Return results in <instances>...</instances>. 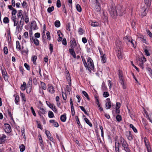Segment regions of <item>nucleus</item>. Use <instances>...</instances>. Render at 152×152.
<instances>
[{"label": "nucleus", "mask_w": 152, "mask_h": 152, "mask_svg": "<svg viewBox=\"0 0 152 152\" xmlns=\"http://www.w3.org/2000/svg\"><path fill=\"white\" fill-rule=\"evenodd\" d=\"M119 143L121 144L124 150L126 152H130V150L129 148V145L126 140L122 136L119 138Z\"/></svg>", "instance_id": "obj_1"}, {"label": "nucleus", "mask_w": 152, "mask_h": 152, "mask_svg": "<svg viewBox=\"0 0 152 152\" xmlns=\"http://www.w3.org/2000/svg\"><path fill=\"white\" fill-rule=\"evenodd\" d=\"M87 62L88 63V68H86L88 69L89 72H91V70H93L94 69V65L93 61L91 58L88 57L87 59Z\"/></svg>", "instance_id": "obj_2"}, {"label": "nucleus", "mask_w": 152, "mask_h": 152, "mask_svg": "<svg viewBox=\"0 0 152 152\" xmlns=\"http://www.w3.org/2000/svg\"><path fill=\"white\" fill-rule=\"evenodd\" d=\"M1 71L3 77L4 78V80L5 81H7L9 77L6 69L4 67H3V68H2L1 66Z\"/></svg>", "instance_id": "obj_3"}, {"label": "nucleus", "mask_w": 152, "mask_h": 152, "mask_svg": "<svg viewBox=\"0 0 152 152\" xmlns=\"http://www.w3.org/2000/svg\"><path fill=\"white\" fill-rule=\"evenodd\" d=\"M118 10L115 7H112L110 11V14L111 17L114 19H115L118 15Z\"/></svg>", "instance_id": "obj_4"}, {"label": "nucleus", "mask_w": 152, "mask_h": 152, "mask_svg": "<svg viewBox=\"0 0 152 152\" xmlns=\"http://www.w3.org/2000/svg\"><path fill=\"white\" fill-rule=\"evenodd\" d=\"M118 12L119 13V15L120 16H122L125 14V9L123 6H118L117 7Z\"/></svg>", "instance_id": "obj_5"}, {"label": "nucleus", "mask_w": 152, "mask_h": 152, "mask_svg": "<svg viewBox=\"0 0 152 152\" xmlns=\"http://www.w3.org/2000/svg\"><path fill=\"white\" fill-rule=\"evenodd\" d=\"M116 55L118 59L120 60H122L123 59L124 54L123 53V50L122 49L116 50Z\"/></svg>", "instance_id": "obj_6"}, {"label": "nucleus", "mask_w": 152, "mask_h": 152, "mask_svg": "<svg viewBox=\"0 0 152 152\" xmlns=\"http://www.w3.org/2000/svg\"><path fill=\"white\" fill-rule=\"evenodd\" d=\"M126 135L129 140L131 141L133 140L134 136L130 131H126Z\"/></svg>", "instance_id": "obj_7"}, {"label": "nucleus", "mask_w": 152, "mask_h": 152, "mask_svg": "<svg viewBox=\"0 0 152 152\" xmlns=\"http://www.w3.org/2000/svg\"><path fill=\"white\" fill-rule=\"evenodd\" d=\"M4 130L6 132L9 133L11 132V129L10 125L8 124H5Z\"/></svg>", "instance_id": "obj_8"}, {"label": "nucleus", "mask_w": 152, "mask_h": 152, "mask_svg": "<svg viewBox=\"0 0 152 152\" xmlns=\"http://www.w3.org/2000/svg\"><path fill=\"white\" fill-rule=\"evenodd\" d=\"M106 102L105 104V106L107 109L108 110L110 109L111 107V101L109 98H107L106 99Z\"/></svg>", "instance_id": "obj_9"}, {"label": "nucleus", "mask_w": 152, "mask_h": 152, "mask_svg": "<svg viewBox=\"0 0 152 152\" xmlns=\"http://www.w3.org/2000/svg\"><path fill=\"white\" fill-rule=\"evenodd\" d=\"M121 42L119 40H117L116 42V50L121 49Z\"/></svg>", "instance_id": "obj_10"}, {"label": "nucleus", "mask_w": 152, "mask_h": 152, "mask_svg": "<svg viewBox=\"0 0 152 152\" xmlns=\"http://www.w3.org/2000/svg\"><path fill=\"white\" fill-rule=\"evenodd\" d=\"M30 40L31 42H34L36 45L38 46L39 45V41L36 38L33 37L30 38Z\"/></svg>", "instance_id": "obj_11"}, {"label": "nucleus", "mask_w": 152, "mask_h": 152, "mask_svg": "<svg viewBox=\"0 0 152 152\" xmlns=\"http://www.w3.org/2000/svg\"><path fill=\"white\" fill-rule=\"evenodd\" d=\"M96 4L95 5V10L97 12H99L100 11L101 9L100 6V5L99 3H98L97 0H95Z\"/></svg>", "instance_id": "obj_12"}, {"label": "nucleus", "mask_w": 152, "mask_h": 152, "mask_svg": "<svg viewBox=\"0 0 152 152\" xmlns=\"http://www.w3.org/2000/svg\"><path fill=\"white\" fill-rule=\"evenodd\" d=\"M39 114L40 116H41V114H44L45 113L46 111L45 108L42 107L39 108Z\"/></svg>", "instance_id": "obj_13"}, {"label": "nucleus", "mask_w": 152, "mask_h": 152, "mask_svg": "<svg viewBox=\"0 0 152 152\" xmlns=\"http://www.w3.org/2000/svg\"><path fill=\"white\" fill-rule=\"evenodd\" d=\"M70 46L71 48H75V46L77 44L76 41L74 38H73L72 40H70Z\"/></svg>", "instance_id": "obj_14"}, {"label": "nucleus", "mask_w": 152, "mask_h": 152, "mask_svg": "<svg viewBox=\"0 0 152 152\" xmlns=\"http://www.w3.org/2000/svg\"><path fill=\"white\" fill-rule=\"evenodd\" d=\"M138 64L140 66L142 69H143V60L142 58H140L138 59V61H137Z\"/></svg>", "instance_id": "obj_15"}, {"label": "nucleus", "mask_w": 152, "mask_h": 152, "mask_svg": "<svg viewBox=\"0 0 152 152\" xmlns=\"http://www.w3.org/2000/svg\"><path fill=\"white\" fill-rule=\"evenodd\" d=\"M6 136L4 134L0 135V143L2 144L5 141Z\"/></svg>", "instance_id": "obj_16"}, {"label": "nucleus", "mask_w": 152, "mask_h": 152, "mask_svg": "<svg viewBox=\"0 0 152 152\" xmlns=\"http://www.w3.org/2000/svg\"><path fill=\"white\" fill-rule=\"evenodd\" d=\"M47 90L48 92L51 94H53L55 92L53 87L51 85L48 87Z\"/></svg>", "instance_id": "obj_17"}, {"label": "nucleus", "mask_w": 152, "mask_h": 152, "mask_svg": "<svg viewBox=\"0 0 152 152\" xmlns=\"http://www.w3.org/2000/svg\"><path fill=\"white\" fill-rule=\"evenodd\" d=\"M37 23L35 21H34L31 23V29L33 28L34 30L37 29Z\"/></svg>", "instance_id": "obj_18"}, {"label": "nucleus", "mask_w": 152, "mask_h": 152, "mask_svg": "<svg viewBox=\"0 0 152 152\" xmlns=\"http://www.w3.org/2000/svg\"><path fill=\"white\" fill-rule=\"evenodd\" d=\"M120 143L118 141L115 140V147L116 152H120L119 151V147Z\"/></svg>", "instance_id": "obj_19"}, {"label": "nucleus", "mask_w": 152, "mask_h": 152, "mask_svg": "<svg viewBox=\"0 0 152 152\" xmlns=\"http://www.w3.org/2000/svg\"><path fill=\"white\" fill-rule=\"evenodd\" d=\"M14 96L15 97V104L17 105L19 104V97L18 95L15 94Z\"/></svg>", "instance_id": "obj_20"}, {"label": "nucleus", "mask_w": 152, "mask_h": 152, "mask_svg": "<svg viewBox=\"0 0 152 152\" xmlns=\"http://www.w3.org/2000/svg\"><path fill=\"white\" fill-rule=\"evenodd\" d=\"M150 49V48L148 46L146 47L144 49V51L145 53V54L147 56H149L150 55V53L149 52V51Z\"/></svg>", "instance_id": "obj_21"}, {"label": "nucleus", "mask_w": 152, "mask_h": 152, "mask_svg": "<svg viewBox=\"0 0 152 152\" xmlns=\"http://www.w3.org/2000/svg\"><path fill=\"white\" fill-rule=\"evenodd\" d=\"M69 52L71 54L74 58H76V54L74 49L70 48L69 49Z\"/></svg>", "instance_id": "obj_22"}, {"label": "nucleus", "mask_w": 152, "mask_h": 152, "mask_svg": "<svg viewBox=\"0 0 152 152\" xmlns=\"http://www.w3.org/2000/svg\"><path fill=\"white\" fill-rule=\"evenodd\" d=\"M66 114L64 113L63 115H61L60 117V120L63 122H65L66 120Z\"/></svg>", "instance_id": "obj_23"}, {"label": "nucleus", "mask_w": 152, "mask_h": 152, "mask_svg": "<svg viewBox=\"0 0 152 152\" xmlns=\"http://www.w3.org/2000/svg\"><path fill=\"white\" fill-rule=\"evenodd\" d=\"M40 83L42 90H45L47 88V86L45 83L41 81H40Z\"/></svg>", "instance_id": "obj_24"}, {"label": "nucleus", "mask_w": 152, "mask_h": 152, "mask_svg": "<svg viewBox=\"0 0 152 152\" xmlns=\"http://www.w3.org/2000/svg\"><path fill=\"white\" fill-rule=\"evenodd\" d=\"M144 140L146 148L149 147L148 140L146 137L144 138Z\"/></svg>", "instance_id": "obj_25"}, {"label": "nucleus", "mask_w": 152, "mask_h": 152, "mask_svg": "<svg viewBox=\"0 0 152 152\" xmlns=\"http://www.w3.org/2000/svg\"><path fill=\"white\" fill-rule=\"evenodd\" d=\"M101 60L103 63H104L106 62L107 59L106 55L105 54H104L102 56H101Z\"/></svg>", "instance_id": "obj_26"}, {"label": "nucleus", "mask_w": 152, "mask_h": 152, "mask_svg": "<svg viewBox=\"0 0 152 152\" xmlns=\"http://www.w3.org/2000/svg\"><path fill=\"white\" fill-rule=\"evenodd\" d=\"M22 12L23 11L21 10H20L18 11L17 16L18 18H21V16L23 15L22 13Z\"/></svg>", "instance_id": "obj_27"}, {"label": "nucleus", "mask_w": 152, "mask_h": 152, "mask_svg": "<svg viewBox=\"0 0 152 152\" xmlns=\"http://www.w3.org/2000/svg\"><path fill=\"white\" fill-rule=\"evenodd\" d=\"M124 39L127 44V42H130L132 39L129 36H126L124 38Z\"/></svg>", "instance_id": "obj_28"}, {"label": "nucleus", "mask_w": 152, "mask_h": 152, "mask_svg": "<svg viewBox=\"0 0 152 152\" xmlns=\"http://www.w3.org/2000/svg\"><path fill=\"white\" fill-rule=\"evenodd\" d=\"M16 45L17 49L18 51H20L21 49V48L20 43L19 41H17L16 42Z\"/></svg>", "instance_id": "obj_29"}, {"label": "nucleus", "mask_w": 152, "mask_h": 152, "mask_svg": "<svg viewBox=\"0 0 152 152\" xmlns=\"http://www.w3.org/2000/svg\"><path fill=\"white\" fill-rule=\"evenodd\" d=\"M118 75L119 77H124V75L123 74V72L122 70H119L118 71Z\"/></svg>", "instance_id": "obj_30"}, {"label": "nucleus", "mask_w": 152, "mask_h": 152, "mask_svg": "<svg viewBox=\"0 0 152 152\" xmlns=\"http://www.w3.org/2000/svg\"><path fill=\"white\" fill-rule=\"evenodd\" d=\"M84 120L85 121L86 123L88 124L90 126L92 127V125L91 123L90 122L88 119L87 118H84Z\"/></svg>", "instance_id": "obj_31"}, {"label": "nucleus", "mask_w": 152, "mask_h": 152, "mask_svg": "<svg viewBox=\"0 0 152 152\" xmlns=\"http://www.w3.org/2000/svg\"><path fill=\"white\" fill-rule=\"evenodd\" d=\"M21 98L22 99L23 101H24V102H26V99L25 97V96L24 94L23 93H20V95Z\"/></svg>", "instance_id": "obj_32"}, {"label": "nucleus", "mask_w": 152, "mask_h": 152, "mask_svg": "<svg viewBox=\"0 0 152 152\" xmlns=\"http://www.w3.org/2000/svg\"><path fill=\"white\" fill-rule=\"evenodd\" d=\"M26 84L25 82H23V85H21L20 87V89L24 91L26 88Z\"/></svg>", "instance_id": "obj_33"}, {"label": "nucleus", "mask_w": 152, "mask_h": 152, "mask_svg": "<svg viewBox=\"0 0 152 152\" xmlns=\"http://www.w3.org/2000/svg\"><path fill=\"white\" fill-rule=\"evenodd\" d=\"M130 127L131 128L132 130H133L134 132L135 133H137V129L134 126L133 124H130L129 125Z\"/></svg>", "instance_id": "obj_34"}, {"label": "nucleus", "mask_w": 152, "mask_h": 152, "mask_svg": "<svg viewBox=\"0 0 152 152\" xmlns=\"http://www.w3.org/2000/svg\"><path fill=\"white\" fill-rule=\"evenodd\" d=\"M151 0H144V2L147 6H149L151 5Z\"/></svg>", "instance_id": "obj_35"}, {"label": "nucleus", "mask_w": 152, "mask_h": 152, "mask_svg": "<svg viewBox=\"0 0 152 152\" xmlns=\"http://www.w3.org/2000/svg\"><path fill=\"white\" fill-rule=\"evenodd\" d=\"M3 21L5 24L8 23L9 22L8 18L7 17H5L3 19Z\"/></svg>", "instance_id": "obj_36"}, {"label": "nucleus", "mask_w": 152, "mask_h": 152, "mask_svg": "<svg viewBox=\"0 0 152 152\" xmlns=\"http://www.w3.org/2000/svg\"><path fill=\"white\" fill-rule=\"evenodd\" d=\"M48 115L49 117L50 118H53L54 116L53 113L51 111H49Z\"/></svg>", "instance_id": "obj_37"}, {"label": "nucleus", "mask_w": 152, "mask_h": 152, "mask_svg": "<svg viewBox=\"0 0 152 152\" xmlns=\"http://www.w3.org/2000/svg\"><path fill=\"white\" fill-rule=\"evenodd\" d=\"M91 25L93 26H98L99 25V23L97 22H92Z\"/></svg>", "instance_id": "obj_38"}, {"label": "nucleus", "mask_w": 152, "mask_h": 152, "mask_svg": "<svg viewBox=\"0 0 152 152\" xmlns=\"http://www.w3.org/2000/svg\"><path fill=\"white\" fill-rule=\"evenodd\" d=\"M55 25L56 27H59L60 26V23L59 20H56L55 21Z\"/></svg>", "instance_id": "obj_39"}, {"label": "nucleus", "mask_w": 152, "mask_h": 152, "mask_svg": "<svg viewBox=\"0 0 152 152\" xmlns=\"http://www.w3.org/2000/svg\"><path fill=\"white\" fill-rule=\"evenodd\" d=\"M119 82L121 84H123V83L124 82V77H119V80H118Z\"/></svg>", "instance_id": "obj_40"}, {"label": "nucleus", "mask_w": 152, "mask_h": 152, "mask_svg": "<svg viewBox=\"0 0 152 152\" xmlns=\"http://www.w3.org/2000/svg\"><path fill=\"white\" fill-rule=\"evenodd\" d=\"M79 107L84 112L85 114H86L88 115H89L88 113H87L86 110L85 109L83 106H79Z\"/></svg>", "instance_id": "obj_41"}, {"label": "nucleus", "mask_w": 152, "mask_h": 152, "mask_svg": "<svg viewBox=\"0 0 152 152\" xmlns=\"http://www.w3.org/2000/svg\"><path fill=\"white\" fill-rule=\"evenodd\" d=\"M116 118L117 121L118 122L121 121L122 120L121 117V115H118L116 116Z\"/></svg>", "instance_id": "obj_42"}, {"label": "nucleus", "mask_w": 152, "mask_h": 152, "mask_svg": "<svg viewBox=\"0 0 152 152\" xmlns=\"http://www.w3.org/2000/svg\"><path fill=\"white\" fill-rule=\"evenodd\" d=\"M54 10V7L53 6L51 7H49L48 8L47 11L49 13H50Z\"/></svg>", "instance_id": "obj_43"}, {"label": "nucleus", "mask_w": 152, "mask_h": 152, "mask_svg": "<svg viewBox=\"0 0 152 152\" xmlns=\"http://www.w3.org/2000/svg\"><path fill=\"white\" fill-rule=\"evenodd\" d=\"M32 87L31 86H29L27 88L26 92L28 94H29L31 90Z\"/></svg>", "instance_id": "obj_44"}, {"label": "nucleus", "mask_w": 152, "mask_h": 152, "mask_svg": "<svg viewBox=\"0 0 152 152\" xmlns=\"http://www.w3.org/2000/svg\"><path fill=\"white\" fill-rule=\"evenodd\" d=\"M83 94L87 98L88 100H89V97L87 93L85 91H83L82 92Z\"/></svg>", "instance_id": "obj_45"}, {"label": "nucleus", "mask_w": 152, "mask_h": 152, "mask_svg": "<svg viewBox=\"0 0 152 152\" xmlns=\"http://www.w3.org/2000/svg\"><path fill=\"white\" fill-rule=\"evenodd\" d=\"M19 148L20 149V151L21 152L25 150V146L23 144L20 146Z\"/></svg>", "instance_id": "obj_46"}, {"label": "nucleus", "mask_w": 152, "mask_h": 152, "mask_svg": "<svg viewBox=\"0 0 152 152\" xmlns=\"http://www.w3.org/2000/svg\"><path fill=\"white\" fill-rule=\"evenodd\" d=\"M36 122H37V128L40 129H42V126L40 124V121H36Z\"/></svg>", "instance_id": "obj_47"}, {"label": "nucleus", "mask_w": 152, "mask_h": 152, "mask_svg": "<svg viewBox=\"0 0 152 152\" xmlns=\"http://www.w3.org/2000/svg\"><path fill=\"white\" fill-rule=\"evenodd\" d=\"M76 9L79 12H81L82 11V9L81 8V7L80 6V5L79 4H77L76 5Z\"/></svg>", "instance_id": "obj_48"}, {"label": "nucleus", "mask_w": 152, "mask_h": 152, "mask_svg": "<svg viewBox=\"0 0 152 152\" xmlns=\"http://www.w3.org/2000/svg\"><path fill=\"white\" fill-rule=\"evenodd\" d=\"M46 103L47 105L50 108H52L53 106V104H51L49 102L46 101Z\"/></svg>", "instance_id": "obj_49"}, {"label": "nucleus", "mask_w": 152, "mask_h": 152, "mask_svg": "<svg viewBox=\"0 0 152 152\" xmlns=\"http://www.w3.org/2000/svg\"><path fill=\"white\" fill-rule=\"evenodd\" d=\"M37 57L36 56H34L32 57V60L34 64H35L36 63V61L37 59Z\"/></svg>", "instance_id": "obj_50"}, {"label": "nucleus", "mask_w": 152, "mask_h": 152, "mask_svg": "<svg viewBox=\"0 0 152 152\" xmlns=\"http://www.w3.org/2000/svg\"><path fill=\"white\" fill-rule=\"evenodd\" d=\"M75 118H76V120L77 122V124H78V125L79 126H82L81 125L80 123V121L79 120V119L78 116H76L75 117Z\"/></svg>", "instance_id": "obj_51"}, {"label": "nucleus", "mask_w": 152, "mask_h": 152, "mask_svg": "<svg viewBox=\"0 0 152 152\" xmlns=\"http://www.w3.org/2000/svg\"><path fill=\"white\" fill-rule=\"evenodd\" d=\"M56 6L58 8H59L61 6V1L60 0H57L56 3Z\"/></svg>", "instance_id": "obj_52"}, {"label": "nucleus", "mask_w": 152, "mask_h": 152, "mask_svg": "<svg viewBox=\"0 0 152 152\" xmlns=\"http://www.w3.org/2000/svg\"><path fill=\"white\" fill-rule=\"evenodd\" d=\"M4 53L5 54H7L8 53V49L7 47H5L4 48Z\"/></svg>", "instance_id": "obj_53"}, {"label": "nucleus", "mask_w": 152, "mask_h": 152, "mask_svg": "<svg viewBox=\"0 0 152 152\" xmlns=\"http://www.w3.org/2000/svg\"><path fill=\"white\" fill-rule=\"evenodd\" d=\"M146 32L148 34L149 36L151 37H152V34L150 31L148 30L147 29L146 30Z\"/></svg>", "instance_id": "obj_54"}, {"label": "nucleus", "mask_w": 152, "mask_h": 152, "mask_svg": "<svg viewBox=\"0 0 152 152\" xmlns=\"http://www.w3.org/2000/svg\"><path fill=\"white\" fill-rule=\"evenodd\" d=\"M84 32V31L83 29L81 28H80L79 29L78 33L80 35L82 34Z\"/></svg>", "instance_id": "obj_55"}, {"label": "nucleus", "mask_w": 152, "mask_h": 152, "mask_svg": "<svg viewBox=\"0 0 152 152\" xmlns=\"http://www.w3.org/2000/svg\"><path fill=\"white\" fill-rule=\"evenodd\" d=\"M103 95L104 97H107L109 96V94L107 92H104L103 93Z\"/></svg>", "instance_id": "obj_56"}, {"label": "nucleus", "mask_w": 152, "mask_h": 152, "mask_svg": "<svg viewBox=\"0 0 152 152\" xmlns=\"http://www.w3.org/2000/svg\"><path fill=\"white\" fill-rule=\"evenodd\" d=\"M31 112L33 114V115L34 116H36V113L35 112V111L33 108V107H31Z\"/></svg>", "instance_id": "obj_57"}, {"label": "nucleus", "mask_w": 152, "mask_h": 152, "mask_svg": "<svg viewBox=\"0 0 152 152\" xmlns=\"http://www.w3.org/2000/svg\"><path fill=\"white\" fill-rule=\"evenodd\" d=\"M51 109L55 113H58V110L55 106H53V107H52V108H51Z\"/></svg>", "instance_id": "obj_58"}, {"label": "nucleus", "mask_w": 152, "mask_h": 152, "mask_svg": "<svg viewBox=\"0 0 152 152\" xmlns=\"http://www.w3.org/2000/svg\"><path fill=\"white\" fill-rule=\"evenodd\" d=\"M26 23H28L29 21V19L27 15H26V18L24 19Z\"/></svg>", "instance_id": "obj_59"}, {"label": "nucleus", "mask_w": 152, "mask_h": 152, "mask_svg": "<svg viewBox=\"0 0 152 152\" xmlns=\"http://www.w3.org/2000/svg\"><path fill=\"white\" fill-rule=\"evenodd\" d=\"M49 49L51 53H52L53 50V46L52 44H50L49 45Z\"/></svg>", "instance_id": "obj_60"}, {"label": "nucleus", "mask_w": 152, "mask_h": 152, "mask_svg": "<svg viewBox=\"0 0 152 152\" xmlns=\"http://www.w3.org/2000/svg\"><path fill=\"white\" fill-rule=\"evenodd\" d=\"M7 113L8 115L11 118V119H13V118L11 114V111H10L9 110H7Z\"/></svg>", "instance_id": "obj_61"}, {"label": "nucleus", "mask_w": 152, "mask_h": 152, "mask_svg": "<svg viewBox=\"0 0 152 152\" xmlns=\"http://www.w3.org/2000/svg\"><path fill=\"white\" fill-rule=\"evenodd\" d=\"M70 23H67L66 25V29L69 31H70Z\"/></svg>", "instance_id": "obj_62"}, {"label": "nucleus", "mask_w": 152, "mask_h": 152, "mask_svg": "<svg viewBox=\"0 0 152 152\" xmlns=\"http://www.w3.org/2000/svg\"><path fill=\"white\" fill-rule=\"evenodd\" d=\"M17 13V10L16 9H14L12 10V15H15Z\"/></svg>", "instance_id": "obj_63"}, {"label": "nucleus", "mask_w": 152, "mask_h": 152, "mask_svg": "<svg viewBox=\"0 0 152 152\" xmlns=\"http://www.w3.org/2000/svg\"><path fill=\"white\" fill-rule=\"evenodd\" d=\"M24 66L27 70H29L30 69V68L29 66L27 63H25L24 64Z\"/></svg>", "instance_id": "obj_64"}]
</instances>
